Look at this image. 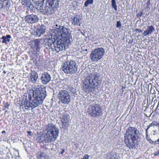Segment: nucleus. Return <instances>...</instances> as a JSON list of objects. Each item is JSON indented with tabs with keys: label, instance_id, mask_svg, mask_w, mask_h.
Here are the masks:
<instances>
[{
	"label": "nucleus",
	"instance_id": "f257e3e1",
	"mask_svg": "<svg viewBox=\"0 0 159 159\" xmlns=\"http://www.w3.org/2000/svg\"><path fill=\"white\" fill-rule=\"evenodd\" d=\"M47 96L46 87H40L36 89L35 91L31 90L29 93L28 102L25 99L24 102L25 110L32 109L41 105Z\"/></svg>",
	"mask_w": 159,
	"mask_h": 159
},
{
	"label": "nucleus",
	"instance_id": "f03ea898",
	"mask_svg": "<svg viewBox=\"0 0 159 159\" xmlns=\"http://www.w3.org/2000/svg\"><path fill=\"white\" fill-rule=\"evenodd\" d=\"M99 70L95 68L92 74L87 76L84 79L82 84V89L88 93L98 89L101 86V81L98 79Z\"/></svg>",
	"mask_w": 159,
	"mask_h": 159
},
{
	"label": "nucleus",
	"instance_id": "7ed1b4c3",
	"mask_svg": "<svg viewBox=\"0 0 159 159\" xmlns=\"http://www.w3.org/2000/svg\"><path fill=\"white\" fill-rule=\"evenodd\" d=\"M57 1L43 0L36 2L35 7L42 14L49 15L53 13L57 7Z\"/></svg>",
	"mask_w": 159,
	"mask_h": 159
},
{
	"label": "nucleus",
	"instance_id": "20e7f679",
	"mask_svg": "<svg viewBox=\"0 0 159 159\" xmlns=\"http://www.w3.org/2000/svg\"><path fill=\"white\" fill-rule=\"evenodd\" d=\"M61 40H58V38L54 34H50L48 39L44 40V47L48 50L55 52H58L64 49L63 44Z\"/></svg>",
	"mask_w": 159,
	"mask_h": 159
},
{
	"label": "nucleus",
	"instance_id": "39448f33",
	"mask_svg": "<svg viewBox=\"0 0 159 159\" xmlns=\"http://www.w3.org/2000/svg\"><path fill=\"white\" fill-rule=\"evenodd\" d=\"M139 131L136 128L130 127L126 130L124 136V142L126 146L130 149L135 147L136 141L139 138Z\"/></svg>",
	"mask_w": 159,
	"mask_h": 159
},
{
	"label": "nucleus",
	"instance_id": "423d86ee",
	"mask_svg": "<svg viewBox=\"0 0 159 159\" xmlns=\"http://www.w3.org/2000/svg\"><path fill=\"white\" fill-rule=\"evenodd\" d=\"M57 34L58 40L62 41V43L63 44L64 48H65L66 44H68L72 41L71 32L69 29L65 27L60 29Z\"/></svg>",
	"mask_w": 159,
	"mask_h": 159
},
{
	"label": "nucleus",
	"instance_id": "0eeeda50",
	"mask_svg": "<svg viewBox=\"0 0 159 159\" xmlns=\"http://www.w3.org/2000/svg\"><path fill=\"white\" fill-rule=\"evenodd\" d=\"M45 128L44 133L46 134L49 142L55 141L58 136L59 129L52 124H48L45 126Z\"/></svg>",
	"mask_w": 159,
	"mask_h": 159
},
{
	"label": "nucleus",
	"instance_id": "6e6552de",
	"mask_svg": "<svg viewBox=\"0 0 159 159\" xmlns=\"http://www.w3.org/2000/svg\"><path fill=\"white\" fill-rule=\"evenodd\" d=\"M62 70L66 74H73L78 70V65L76 61L73 60H70L65 62L62 65Z\"/></svg>",
	"mask_w": 159,
	"mask_h": 159
},
{
	"label": "nucleus",
	"instance_id": "1a4fd4ad",
	"mask_svg": "<svg viewBox=\"0 0 159 159\" xmlns=\"http://www.w3.org/2000/svg\"><path fill=\"white\" fill-rule=\"evenodd\" d=\"M105 53L104 49L102 48H98L92 51L89 58L93 61H97L102 58Z\"/></svg>",
	"mask_w": 159,
	"mask_h": 159
},
{
	"label": "nucleus",
	"instance_id": "9d476101",
	"mask_svg": "<svg viewBox=\"0 0 159 159\" xmlns=\"http://www.w3.org/2000/svg\"><path fill=\"white\" fill-rule=\"evenodd\" d=\"M88 112L91 117H97L102 113V109L99 105L94 104L90 106Z\"/></svg>",
	"mask_w": 159,
	"mask_h": 159
},
{
	"label": "nucleus",
	"instance_id": "9b49d317",
	"mask_svg": "<svg viewBox=\"0 0 159 159\" xmlns=\"http://www.w3.org/2000/svg\"><path fill=\"white\" fill-rule=\"evenodd\" d=\"M41 40L37 39L30 42V52L34 56H37L40 53V49L42 46Z\"/></svg>",
	"mask_w": 159,
	"mask_h": 159
},
{
	"label": "nucleus",
	"instance_id": "f8f14e48",
	"mask_svg": "<svg viewBox=\"0 0 159 159\" xmlns=\"http://www.w3.org/2000/svg\"><path fill=\"white\" fill-rule=\"evenodd\" d=\"M57 98L61 103L64 104H69L71 101L70 95L68 92L65 90L59 91L57 94Z\"/></svg>",
	"mask_w": 159,
	"mask_h": 159
},
{
	"label": "nucleus",
	"instance_id": "ddd939ff",
	"mask_svg": "<svg viewBox=\"0 0 159 159\" xmlns=\"http://www.w3.org/2000/svg\"><path fill=\"white\" fill-rule=\"evenodd\" d=\"M59 114L61 115H62L61 116V122L62 123V127L65 129L67 128L70 125V117L68 114L67 112L65 110H63L61 112L59 113Z\"/></svg>",
	"mask_w": 159,
	"mask_h": 159
},
{
	"label": "nucleus",
	"instance_id": "4468645a",
	"mask_svg": "<svg viewBox=\"0 0 159 159\" xmlns=\"http://www.w3.org/2000/svg\"><path fill=\"white\" fill-rule=\"evenodd\" d=\"M25 19L28 23L33 24L38 22L39 19L38 16L32 14L26 16Z\"/></svg>",
	"mask_w": 159,
	"mask_h": 159
},
{
	"label": "nucleus",
	"instance_id": "2eb2a0df",
	"mask_svg": "<svg viewBox=\"0 0 159 159\" xmlns=\"http://www.w3.org/2000/svg\"><path fill=\"white\" fill-rule=\"evenodd\" d=\"M40 80L43 84H47L49 83L51 80V75L48 73L45 72L42 74Z\"/></svg>",
	"mask_w": 159,
	"mask_h": 159
},
{
	"label": "nucleus",
	"instance_id": "dca6fc26",
	"mask_svg": "<svg viewBox=\"0 0 159 159\" xmlns=\"http://www.w3.org/2000/svg\"><path fill=\"white\" fill-rule=\"evenodd\" d=\"M46 29V26L42 24L34 30V35L36 37H40L45 33Z\"/></svg>",
	"mask_w": 159,
	"mask_h": 159
},
{
	"label": "nucleus",
	"instance_id": "f3484780",
	"mask_svg": "<svg viewBox=\"0 0 159 159\" xmlns=\"http://www.w3.org/2000/svg\"><path fill=\"white\" fill-rule=\"evenodd\" d=\"M36 140L37 142L42 143H49L48 137L45 133L43 134H38L36 137Z\"/></svg>",
	"mask_w": 159,
	"mask_h": 159
},
{
	"label": "nucleus",
	"instance_id": "a211bd4d",
	"mask_svg": "<svg viewBox=\"0 0 159 159\" xmlns=\"http://www.w3.org/2000/svg\"><path fill=\"white\" fill-rule=\"evenodd\" d=\"M155 30V28L153 25L149 26L147 27L146 30L144 31L143 35L144 36H147L149 34H151Z\"/></svg>",
	"mask_w": 159,
	"mask_h": 159
},
{
	"label": "nucleus",
	"instance_id": "6ab92c4d",
	"mask_svg": "<svg viewBox=\"0 0 159 159\" xmlns=\"http://www.w3.org/2000/svg\"><path fill=\"white\" fill-rule=\"evenodd\" d=\"M38 78V74L35 71H33L30 73V79L31 82L32 83H35Z\"/></svg>",
	"mask_w": 159,
	"mask_h": 159
},
{
	"label": "nucleus",
	"instance_id": "aec40b11",
	"mask_svg": "<svg viewBox=\"0 0 159 159\" xmlns=\"http://www.w3.org/2000/svg\"><path fill=\"white\" fill-rule=\"evenodd\" d=\"M37 157L38 159H48L49 157L45 152L40 151L37 153Z\"/></svg>",
	"mask_w": 159,
	"mask_h": 159
},
{
	"label": "nucleus",
	"instance_id": "412c9836",
	"mask_svg": "<svg viewBox=\"0 0 159 159\" xmlns=\"http://www.w3.org/2000/svg\"><path fill=\"white\" fill-rule=\"evenodd\" d=\"M21 3L22 5H24L25 7H28V9L29 8L31 10H33L34 6L30 0H22Z\"/></svg>",
	"mask_w": 159,
	"mask_h": 159
},
{
	"label": "nucleus",
	"instance_id": "4be33fe9",
	"mask_svg": "<svg viewBox=\"0 0 159 159\" xmlns=\"http://www.w3.org/2000/svg\"><path fill=\"white\" fill-rule=\"evenodd\" d=\"M81 18L79 15H76L74 17V18L72 20V23L74 25H80L81 24Z\"/></svg>",
	"mask_w": 159,
	"mask_h": 159
},
{
	"label": "nucleus",
	"instance_id": "5701e85b",
	"mask_svg": "<svg viewBox=\"0 0 159 159\" xmlns=\"http://www.w3.org/2000/svg\"><path fill=\"white\" fill-rule=\"evenodd\" d=\"M55 26L56 29H52L51 30L50 34L52 35L54 34L55 36H56L57 37V34H58V32L60 31V29H61L62 27H64V26L58 25L56 24L55 25Z\"/></svg>",
	"mask_w": 159,
	"mask_h": 159
},
{
	"label": "nucleus",
	"instance_id": "b1692460",
	"mask_svg": "<svg viewBox=\"0 0 159 159\" xmlns=\"http://www.w3.org/2000/svg\"><path fill=\"white\" fill-rule=\"evenodd\" d=\"M11 38V36L10 35H7L6 36H3L1 39H2V42L3 43H5L6 44L7 43V42H9L10 39Z\"/></svg>",
	"mask_w": 159,
	"mask_h": 159
},
{
	"label": "nucleus",
	"instance_id": "393cba45",
	"mask_svg": "<svg viewBox=\"0 0 159 159\" xmlns=\"http://www.w3.org/2000/svg\"><path fill=\"white\" fill-rule=\"evenodd\" d=\"M157 122L155 121L152 122L148 126L147 128L146 129V136H148V129L151 127L152 126L154 125H157ZM147 138V137H146Z\"/></svg>",
	"mask_w": 159,
	"mask_h": 159
},
{
	"label": "nucleus",
	"instance_id": "a878e982",
	"mask_svg": "<svg viewBox=\"0 0 159 159\" xmlns=\"http://www.w3.org/2000/svg\"><path fill=\"white\" fill-rule=\"evenodd\" d=\"M111 6L112 8H113L116 11L117 10V8L115 0H111Z\"/></svg>",
	"mask_w": 159,
	"mask_h": 159
},
{
	"label": "nucleus",
	"instance_id": "bb28decb",
	"mask_svg": "<svg viewBox=\"0 0 159 159\" xmlns=\"http://www.w3.org/2000/svg\"><path fill=\"white\" fill-rule=\"evenodd\" d=\"M93 2V0H87L84 3V6L86 7L89 4H92Z\"/></svg>",
	"mask_w": 159,
	"mask_h": 159
},
{
	"label": "nucleus",
	"instance_id": "cd10ccee",
	"mask_svg": "<svg viewBox=\"0 0 159 159\" xmlns=\"http://www.w3.org/2000/svg\"><path fill=\"white\" fill-rule=\"evenodd\" d=\"M116 27L119 29H120L121 27V22L120 21L117 22Z\"/></svg>",
	"mask_w": 159,
	"mask_h": 159
},
{
	"label": "nucleus",
	"instance_id": "c85d7f7f",
	"mask_svg": "<svg viewBox=\"0 0 159 159\" xmlns=\"http://www.w3.org/2000/svg\"><path fill=\"white\" fill-rule=\"evenodd\" d=\"M10 106V104L8 102H6L4 105V107L5 108V109H4V110L5 109H9V107Z\"/></svg>",
	"mask_w": 159,
	"mask_h": 159
},
{
	"label": "nucleus",
	"instance_id": "c756f323",
	"mask_svg": "<svg viewBox=\"0 0 159 159\" xmlns=\"http://www.w3.org/2000/svg\"><path fill=\"white\" fill-rule=\"evenodd\" d=\"M3 4H4L3 5H4L5 7H7L8 5H10V1H9L8 2H6L3 3Z\"/></svg>",
	"mask_w": 159,
	"mask_h": 159
},
{
	"label": "nucleus",
	"instance_id": "7c9ffc66",
	"mask_svg": "<svg viewBox=\"0 0 159 159\" xmlns=\"http://www.w3.org/2000/svg\"><path fill=\"white\" fill-rule=\"evenodd\" d=\"M159 155V149H158L157 151L155 152L152 154V155H153L154 156H156Z\"/></svg>",
	"mask_w": 159,
	"mask_h": 159
},
{
	"label": "nucleus",
	"instance_id": "2f4dec72",
	"mask_svg": "<svg viewBox=\"0 0 159 159\" xmlns=\"http://www.w3.org/2000/svg\"><path fill=\"white\" fill-rule=\"evenodd\" d=\"M89 158V156L88 155L85 154L84 155L83 159H88Z\"/></svg>",
	"mask_w": 159,
	"mask_h": 159
},
{
	"label": "nucleus",
	"instance_id": "473e14b6",
	"mask_svg": "<svg viewBox=\"0 0 159 159\" xmlns=\"http://www.w3.org/2000/svg\"><path fill=\"white\" fill-rule=\"evenodd\" d=\"M150 9L149 5H147L145 9L147 11H148Z\"/></svg>",
	"mask_w": 159,
	"mask_h": 159
},
{
	"label": "nucleus",
	"instance_id": "72a5a7b5",
	"mask_svg": "<svg viewBox=\"0 0 159 159\" xmlns=\"http://www.w3.org/2000/svg\"><path fill=\"white\" fill-rule=\"evenodd\" d=\"M71 91L73 93H75V90L73 88H72L71 89Z\"/></svg>",
	"mask_w": 159,
	"mask_h": 159
},
{
	"label": "nucleus",
	"instance_id": "f704fd0d",
	"mask_svg": "<svg viewBox=\"0 0 159 159\" xmlns=\"http://www.w3.org/2000/svg\"><path fill=\"white\" fill-rule=\"evenodd\" d=\"M135 31H138L139 33H140L142 32V30H141L136 29Z\"/></svg>",
	"mask_w": 159,
	"mask_h": 159
},
{
	"label": "nucleus",
	"instance_id": "c9c22d12",
	"mask_svg": "<svg viewBox=\"0 0 159 159\" xmlns=\"http://www.w3.org/2000/svg\"><path fill=\"white\" fill-rule=\"evenodd\" d=\"M147 138L146 136V139L148 140V141H149L150 143H152L151 142V141L152 140L151 139H150V138H148V136H147Z\"/></svg>",
	"mask_w": 159,
	"mask_h": 159
},
{
	"label": "nucleus",
	"instance_id": "e433bc0d",
	"mask_svg": "<svg viewBox=\"0 0 159 159\" xmlns=\"http://www.w3.org/2000/svg\"><path fill=\"white\" fill-rule=\"evenodd\" d=\"M52 1H57V3H58L57 7L59 5V2H60V0H51Z\"/></svg>",
	"mask_w": 159,
	"mask_h": 159
},
{
	"label": "nucleus",
	"instance_id": "4c0bfd02",
	"mask_svg": "<svg viewBox=\"0 0 159 159\" xmlns=\"http://www.w3.org/2000/svg\"><path fill=\"white\" fill-rule=\"evenodd\" d=\"M151 141L152 143L154 144H159L158 143H157V141H155L154 142H153L152 140H151Z\"/></svg>",
	"mask_w": 159,
	"mask_h": 159
},
{
	"label": "nucleus",
	"instance_id": "58836bf2",
	"mask_svg": "<svg viewBox=\"0 0 159 159\" xmlns=\"http://www.w3.org/2000/svg\"><path fill=\"white\" fill-rule=\"evenodd\" d=\"M0 1H1V2H2L3 3L6 2H8L10 1V0H0Z\"/></svg>",
	"mask_w": 159,
	"mask_h": 159
},
{
	"label": "nucleus",
	"instance_id": "ea45409f",
	"mask_svg": "<svg viewBox=\"0 0 159 159\" xmlns=\"http://www.w3.org/2000/svg\"><path fill=\"white\" fill-rule=\"evenodd\" d=\"M27 133L28 134H29V135L31 136L32 133L30 131H27Z\"/></svg>",
	"mask_w": 159,
	"mask_h": 159
},
{
	"label": "nucleus",
	"instance_id": "a19ab883",
	"mask_svg": "<svg viewBox=\"0 0 159 159\" xmlns=\"http://www.w3.org/2000/svg\"><path fill=\"white\" fill-rule=\"evenodd\" d=\"M146 5H150V1H148L146 2Z\"/></svg>",
	"mask_w": 159,
	"mask_h": 159
},
{
	"label": "nucleus",
	"instance_id": "79ce46f5",
	"mask_svg": "<svg viewBox=\"0 0 159 159\" xmlns=\"http://www.w3.org/2000/svg\"><path fill=\"white\" fill-rule=\"evenodd\" d=\"M143 15V11H141L140 12V15H139V16H142Z\"/></svg>",
	"mask_w": 159,
	"mask_h": 159
},
{
	"label": "nucleus",
	"instance_id": "37998d69",
	"mask_svg": "<svg viewBox=\"0 0 159 159\" xmlns=\"http://www.w3.org/2000/svg\"><path fill=\"white\" fill-rule=\"evenodd\" d=\"M133 39H132V40H129V43H132L133 42Z\"/></svg>",
	"mask_w": 159,
	"mask_h": 159
},
{
	"label": "nucleus",
	"instance_id": "c03bdc74",
	"mask_svg": "<svg viewBox=\"0 0 159 159\" xmlns=\"http://www.w3.org/2000/svg\"><path fill=\"white\" fill-rule=\"evenodd\" d=\"M2 134H4V133H6V131L4 130H3L2 132Z\"/></svg>",
	"mask_w": 159,
	"mask_h": 159
},
{
	"label": "nucleus",
	"instance_id": "a18cd8bd",
	"mask_svg": "<svg viewBox=\"0 0 159 159\" xmlns=\"http://www.w3.org/2000/svg\"><path fill=\"white\" fill-rule=\"evenodd\" d=\"M65 152L64 150H63L62 152H61V154H63Z\"/></svg>",
	"mask_w": 159,
	"mask_h": 159
},
{
	"label": "nucleus",
	"instance_id": "49530a36",
	"mask_svg": "<svg viewBox=\"0 0 159 159\" xmlns=\"http://www.w3.org/2000/svg\"><path fill=\"white\" fill-rule=\"evenodd\" d=\"M3 73H4V74H6L7 72L5 71H4L3 72Z\"/></svg>",
	"mask_w": 159,
	"mask_h": 159
},
{
	"label": "nucleus",
	"instance_id": "de8ad7c7",
	"mask_svg": "<svg viewBox=\"0 0 159 159\" xmlns=\"http://www.w3.org/2000/svg\"><path fill=\"white\" fill-rule=\"evenodd\" d=\"M7 111H8L7 110H5V112L6 113V112H7Z\"/></svg>",
	"mask_w": 159,
	"mask_h": 159
},
{
	"label": "nucleus",
	"instance_id": "09e8293b",
	"mask_svg": "<svg viewBox=\"0 0 159 159\" xmlns=\"http://www.w3.org/2000/svg\"><path fill=\"white\" fill-rule=\"evenodd\" d=\"M85 50L86 51H87V49H85Z\"/></svg>",
	"mask_w": 159,
	"mask_h": 159
},
{
	"label": "nucleus",
	"instance_id": "8fccbe9b",
	"mask_svg": "<svg viewBox=\"0 0 159 159\" xmlns=\"http://www.w3.org/2000/svg\"><path fill=\"white\" fill-rule=\"evenodd\" d=\"M1 28V26L0 25V29Z\"/></svg>",
	"mask_w": 159,
	"mask_h": 159
},
{
	"label": "nucleus",
	"instance_id": "3c124183",
	"mask_svg": "<svg viewBox=\"0 0 159 159\" xmlns=\"http://www.w3.org/2000/svg\"><path fill=\"white\" fill-rule=\"evenodd\" d=\"M148 1H150V0H147Z\"/></svg>",
	"mask_w": 159,
	"mask_h": 159
}]
</instances>
